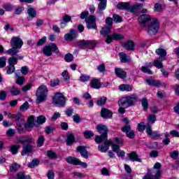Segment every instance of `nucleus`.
<instances>
[{
  "label": "nucleus",
  "instance_id": "nucleus-51",
  "mask_svg": "<svg viewBox=\"0 0 179 179\" xmlns=\"http://www.w3.org/2000/svg\"><path fill=\"white\" fill-rule=\"evenodd\" d=\"M30 108V106L29 105V102L25 101L20 107V111H27V109Z\"/></svg>",
  "mask_w": 179,
  "mask_h": 179
},
{
  "label": "nucleus",
  "instance_id": "nucleus-40",
  "mask_svg": "<svg viewBox=\"0 0 179 179\" xmlns=\"http://www.w3.org/2000/svg\"><path fill=\"white\" fill-rule=\"evenodd\" d=\"M120 57V61L123 64H125L126 62H129V59L127 57V54L124 52H120L119 53Z\"/></svg>",
  "mask_w": 179,
  "mask_h": 179
},
{
  "label": "nucleus",
  "instance_id": "nucleus-46",
  "mask_svg": "<svg viewBox=\"0 0 179 179\" xmlns=\"http://www.w3.org/2000/svg\"><path fill=\"white\" fill-rule=\"evenodd\" d=\"M38 164H40V161H38L37 159H34L31 163L28 164V167H29L30 169H33V167H36Z\"/></svg>",
  "mask_w": 179,
  "mask_h": 179
},
{
  "label": "nucleus",
  "instance_id": "nucleus-58",
  "mask_svg": "<svg viewBox=\"0 0 179 179\" xmlns=\"http://www.w3.org/2000/svg\"><path fill=\"white\" fill-rule=\"evenodd\" d=\"M3 8L7 12H12L13 10V6L12 4H3Z\"/></svg>",
  "mask_w": 179,
  "mask_h": 179
},
{
  "label": "nucleus",
  "instance_id": "nucleus-22",
  "mask_svg": "<svg viewBox=\"0 0 179 179\" xmlns=\"http://www.w3.org/2000/svg\"><path fill=\"white\" fill-rule=\"evenodd\" d=\"M14 120H15V121H20V123L17 122V125L18 127H20V128H22V126L24 124V119L23 118V115H22V113H15L14 115Z\"/></svg>",
  "mask_w": 179,
  "mask_h": 179
},
{
  "label": "nucleus",
  "instance_id": "nucleus-15",
  "mask_svg": "<svg viewBox=\"0 0 179 179\" xmlns=\"http://www.w3.org/2000/svg\"><path fill=\"white\" fill-rule=\"evenodd\" d=\"M17 143H21L22 145H24V143H28V145H30V143L34 142V140H33L32 137L30 136H24V137H20L17 139Z\"/></svg>",
  "mask_w": 179,
  "mask_h": 179
},
{
  "label": "nucleus",
  "instance_id": "nucleus-64",
  "mask_svg": "<svg viewBox=\"0 0 179 179\" xmlns=\"http://www.w3.org/2000/svg\"><path fill=\"white\" fill-rule=\"evenodd\" d=\"M47 177L48 179H54L55 177V173L52 170H49L47 173Z\"/></svg>",
  "mask_w": 179,
  "mask_h": 179
},
{
  "label": "nucleus",
  "instance_id": "nucleus-16",
  "mask_svg": "<svg viewBox=\"0 0 179 179\" xmlns=\"http://www.w3.org/2000/svg\"><path fill=\"white\" fill-rule=\"evenodd\" d=\"M101 117H102V118H105L106 120H108L113 117V112L106 108H102L101 110Z\"/></svg>",
  "mask_w": 179,
  "mask_h": 179
},
{
  "label": "nucleus",
  "instance_id": "nucleus-43",
  "mask_svg": "<svg viewBox=\"0 0 179 179\" xmlns=\"http://www.w3.org/2000/svg\"><path fill=\"white\" fill-rule=\"evenodd\" d=\"M19 169H20V165H19L16 163H13V164H11V166L10 167V171L11 173H16V171H17V170H19Z\"/></svg>",
  "mask_w": 179,
  "mask_h": 179
},
{
  "label": "nucleus",
  "instance_id": "nucleus-11",
  "mask_svg": "<svg viewBox=\"0 0 179 179\" xmlns=\"http://www.w3.org/2000/svg\"><path fill=\"white\" fill-rule=\"evenodd\" d=\"M122 132L126 133L127 138L132 139L135 137V132L134 130H131V125L127 124L122 127Z\"/></svg>",
  "mask_w": 179,
  "mask_h": 179
},
{
  "label": "nucleus",
  "instance_id": "nucleus-28",
  "mask_svg": "<svg viewBox=\"0 0 179 179\" xmlns=\"http://www.w3.org/2000/svg\"><path fill=\"white\" fill-rule=\"evenodd\" d=\"M134 46L135 45L134 44V41H127L123 45L124 48H125V50H127L128 51H134V50H135Z\"/></svg>",
  "mask_w": 179,
  "mask_h": 179
},
{
  "label": "nucleus",
  "instance_id": "nucleus-37",
  "mask_svg": "<svg viewBox=\"0 0 179 179\" xmlns=\"http://www.w3.org/2000/svg\"><path fill=\"white\" fill-rule=\"evenodd\" d=\"M119 89L121 92H132V87L129 85L122 84L119 86Z\"/></svg>",
  "mask_w": 179,
  "mask_h": 179
},
{
  "label": "nucleus",
  "instance_id": "nucleus-38",
  "mask_svg": "<svg viewBox=\"0 0 179 179\" xmlns=\"http://www.w3.org/2000/svg\"><path fill=\"white\" fill-rule=\"evenodd\" d=\"M141 106L144 111H148V109L149 108V101H148V99L143 98L141 99Z\"/></svg>",
  "mask_w": 179,
  "mask_h": 179
},
{
  "label": "nucleus",
  "instance_id": "nucleus-35",
  "mask_svg": "<svg viewBox=\"0 0 179 179\" xmlns=\"http://www.w3.org/2000/svg\"><path fill=\"white\" fill-rule=\"evenodd\" d=\"M153 65L155 68H157V69H162V68H163V60L160 58H157L154 60Z\"/></svg>",
  "mask_w": 179,
  "mask_h": 179
},
{
  "label": "nucleus",
  "instance_id": "nucleus-23",
  "mask_svg": "<svg viewBox=\"0 0 179 179\" xmlns=\"http://www.w3.org/2000/svg\"><path fill=\"white\" fill-rule=\"evenodd\" d=\"M131 4L129 2H120L117 5V8L120 10H129Z\"/></svg>",
  "mask_w": 179,
  "mask_h": 179
},
{
  "label": "nucleus",
  "instance_id": "nucleus-33",
  "mask_svg": "<svg viewBox=\"0 0 179 179\" xmlns=\"http://www.w3.org/2000/svg\"><path fill=\"white\" fill-rule=\"evenodd\" d=\"M74 142L75 136L73 135V134H67V138L66 140V143L67 146H71V145H72V143H73Z\"/></svg>",
  "mask_w": 179,
  "mask_h": 179
},
{
  "label": "nucleus",
  "instance_id": "nucleus-24",
  "mask_svg": "<svg viewBox=\"0 0 179 179\" xmlns=\"http://www.w3.org/2000/svg\"><path fill=\"white\" fill-rule=\"evenodd\" d=\"M33 151V145L27 144L22 147V151L21 152L22 156H26L27 153H30Z\"/></svg>",
  "mask_w": 179,
  "mask_h": 179
},
{
  "label": "nucleus",
  "instance_id": "nucleus-36",
  "mask_svg": "<svg viewBox=\"0 0 179 179\" xmlns=\"http://www.w3.org/2000/svg\"><path fill=\"white\" fill-rule=\"evenodd\" d=\"M139 8H143V3H136L131 7H129V11L131 12V13H135L136 11L139 9Z\"/></svg>",
  "mask_w": 179,
  "mask_h": 179
},
{
  "label": "nucleus",
  "instance_id": "nucleus-52",
  "mask_svg": "<svg viewBox=\"0 0 179 179\" xmlns=\"http://www.w3.org/2000/svg\"><path fill=\"white\" fill-rule=\"evenodd\" d=\"M47 121V118L44 115H40L37 117L38 124H43Z\"/></svg>",
  "mask_w": 179,
  "mask_h": 179
},
{
  "label": "nucleus",
  "instance_id": "nucleus-1",
  "mask_svg": "<svg viewBox=\"0 0 179 179\" xmlns=\"http://www.w3.org/2000/svg\"><path fill=\"white\" fill-rule=\"evenodd\" d=\"M138 20L140 27L145 30L150 36H155L159 31V21L156 18L150 17V15L143 14L138 17Z\"/></svg>",
  "mask_w": 179,
  "mask_h": 179
},
{
  "label": "nucleus",
  "instance_id": "nucleus-25",
  "mask_svg": "<svg viewBox=\"0 0 179 179\" xmlns=\"http://www.w3.org/2000/svg\"><path fill=\"white\" fill-rule=\"evenodd\" d=\"M129 158L131 162H138V163H142V159L138 158L139 156L136 152H132L129 154Z\"/></svg>",
  "mask_w": 179,
  "mask_h": 179
},
{
  "label": "nucleus",
  "instance_id": "nucleus-44",
  "mask_svg": "<svg viewBox=\"0 0 179 179\" xmlns=\"http://www.w3.org/2000/svg\"><path fill=\"white\" fill-rule=\"evenodd\" d=\"M148 125H153L155 122H156V115H150L148 118Z\"/></svg>",
  "mask_w": 179,
  "mask_h": 179
},
{
  "label": "nucleus",
  "instance_id": "nucleus-13",
  "mask_svg": "<svg viewBox=\"0 0 179 179\" xmlns=\"http://www.w3.org/2000/svg\"><path fill=\"white\" fill-rule=\"evenodd\" d=\"M78 37V33L75 29H71L70 32L64 35L66 41H73Z\"/></svg>",
  "mask_w": 179,
  "mask_h": 179
},
{
  "label": "nucleus",
  "instance_id": "nucleus-61",
  "mask_svg": "<svg viewBox=\"0 0 179 179\" xmlns=\"http://www.w3.org/2000/svg\"><path fill=\"white\" fill-rule=\"evenodd\" d=\"M64 59L66 62H71V61H73V55H72V54L68 53L65 55Z\"/></svg>",
  "mask_w": 179,
  "mask_h": 179
},
{
  "label": "nucleus",
  "instance_id": "nucleus-56",
  "mask_svg": "<svg viewBox=\"0 0 179 179\" xmlns=\"http://www.w3.org/2000/svg\"><path fill=\"white\" fill-rule=\"evenodd\" d=\"M113 17V22H115V23H121V22H122V17L117 14H114Z\"/></svg>",
  "mask_w": 179,
  "mask_h": 179
},
{
  "label": "nucleus",
  "instance_id": "nucleus-14",
  "mask_svg": "<svg viewBox=\"0 0 179 179\" xmlns=\"http://www.w3.org/2000/svg\"><path fill=\"white\" fill-rule=\"evenodd\" d=\"M103 142V144L99 145L98 146V150L101 152L102 153H106L108 149H110V145H111V141H102Z\"/></svg>",
  "mask_w": 179,
  "mask_h": 179
},
{
  "label": "nucleus",
  "instance_id": "nucleus-50",
  "mask_svg": "<svg viewBox=\"0 0 179 179\" xmlns=\"http://www.w3.org/2000/svg\"><path fill=\"white\" fill-rule=\"evenodd\" d=\"M141 70L142 71V72H143V73H148V75H153V71L149 69V68L147 66H141Z\"/></svg>",
  "mask_w": 179,
  "mask_h": 179
},
{
  "label": "nucleus",
  "instance_id": "nucleus-3",
  "mask_svg": "<svg viewBox=\"0 0 179 179\" xmlns=\"http://www.w3.org/2000/svg\"><path fill=\"white\" fill-rule=\"evenodd\" d=\"M137 101L138 96L136 94H132L127 97L122 98L119 101L118 104L119 106H124L125 107H131V106H134V104Z\"/></svg>",
  "mask_w": 179,
  "mask_h": 179
},
{
  "label": "nucleus",
  "instance_id": "nucleus-47",
  "mask_svg": "<svg viewBox=\"0 0 179 179\" xmlns=\"http://www.w3.org/2000/svg\"><path fill=\"white\" fill-rule=\"evenodd\" d=\"M44 141H45L44 136H40L37 141V146H38V148H41V146L44 145Z\"/></svg>",
  "mask_w": 179,
  "mask_h": 179
},
{
  "label": "nucleus",
  "instance_id": "nucleus-20",
  "mask_svg": "<svg viewBox=\"0 0 179 179\" xmlns=\"http://www.w3.org/2000/svg\"><path fill=\"white\" fill-rule=\"evenodd\" d=\"M115 74L117 78H120V79H125L127 78V72L121 68H115Z\"/></svg>",
  "mask_w": 179,
  "mask_h": 179
},
{
  "label": "nucleus",
  "instance_id": "nucleus-27",
  "mask_svg": "<svg viewBox=\"0 0 179 179\" xmlns=\"http://www.w3.org/2000/svg\"><path fill=\"white\" fill-rule=\"evenodd\" d=\"M20 71H17L15 73V78H17V80H15V83L17 85H19L20 86H22L23 83H24V77L20 76V74H19Z\"/></svg>",
  "mask_w": 179,
  "mask_h": 179
},
{
  "label": "nucleus",
  "instance_id": "nucleus-32",
  "mask_svg": "<svg viewBox=\"0 0 179 179\" xmlns=\"http://www.w3.org/2000/svg\"><path fill=\"white\" fill-rule=\"evenodd\" d=\"M27 13L29 15L28 20H31V19H34L37 16V12L33 8H28Z\"/></svg>",
  "mask_w": 179,
  "mask_h": 179
},
{
  "label": "nucleus",
  "instance_id": "nucleus-17",
  "mask_svg": "<svg viewBox=\"0 0 179 179\" xmlns=\"http://www.w3.org/2000/svg\"><path fill=\"white\" fill-rule=\"evenodd\" d=\"M23 58H24V56L23 55L12 56L8 58V65H13L15 66V65L17 64V60H22Z\"/></svg>",
  "mask_w": 179,
  "mask_h": 179
},
{
  "label": "nucleus",
  "instance_id": "nucleus-6",
  "mask_svg": "<svg viewBox=\"0 0 179 179\" xmlns=\"http://www.w3.org/2000/svg\"><path fill=\"white\" fill-rule=\"evenodd\" d=\"M53 103L57 107H64L66 99L61 92H57L53 97Z\"/></svg>",
  "mask_w": 179,
  "mask_h": 179
},
{
  "label": "nucleus",
  "instance_id": "nucleus-8",
  "mask_svg": "<svg viewBox=\"0 0 179 179\" xmlns=\"http://www.w3.org/2000/svg\"><path fill=\"white\" fill-rule=\"evenodd\" d=\"M87 29H93L97 30V24H96V17L94 15H90L85 19Z\"/></svg>",
  "mask_w": 179,
  "mask_h": 179
},
{
  "label": "nucleus",
  "instance_id": "nucleus-45",
  "mask_svg": "<svg viewBox=\"0 0 179 179\" xmlns=\"http://www.w3.org/2000/svg\"><path fill=\"white\" fill-rule=\"evenodd\" d=\"M15 66L12 64H8V66L6 67V72L8 75H12L15 72Z\"/></svg>",
  "mask_w": 179,
  "mask_h": 179
},
{
  "label": "nucleus",
  "instance_id": "nucleus-34",
  "mask_svg": "<svg viewBox=\"0 0 179 179\" xmlns=\"http://www.w3.org/2000/svg\"><path fill=\"white\" fill-rule=\"evenodd\" d=\"M91 87L93 89H100L101 87V83L98 79H94L91 81Z\"/></svg>",
  "mask_w": 179,
  "mask_h": 179
},
{
  "label": "nucleus",
  "instance_id": "nucleus-41",
  "mask_svg": "<svg viewBox=\"0 0 179 179\" xmlns=\"http://www.w3.org/2000/svg\"><path fill=\"white\" fill-rule=\"evenodd\" d=\"M83 135L85 139H90V138H93V136H94V133H93L92 130H89L84 131Z\"/></svg>",
  "mask_w": 179,
  "mask_h": 179
},
{
  "label": "nucleus",
  "instance_id": "nucleus-59",
  "mask_svg": "<svg viewBox=\"0 0 179 179\" xmlns=\"http://www.w3.org/2000/svg\"><path fill=\"white\" fill-rule=\"evenodd\" d=\"M96 69L97 71H99V72L101 73L106 72V64H104V63L99 64L97 66Z\"/></svg>",
  "mask_w": 179,
  "mask_h": 179
},
{
  "label": "nucleus",
  "instance_id": "nucleus-31",
  "mask_svg": "<svg viewBox=\"0 0 179 179\" xmlns=\"http://www.w3.org/2000/svg\"><path fill=\"white\" fill-rule=\"evenodd\" d=\"M19 50H20V48L12 47V48L6 51V54H8V55H11L12 57H16V55H17V53L19 52Z\"/></svg>",
  "mask_w": 179,
  "mask_h": 179
},
{
  "label": "nucleus",
  "instance_id": "nucleus-26",
  "mask_svg": "<svg viewBox=\"0 0 179 179\" xmlns=\"http://www.w3.org/2000/svg\"><path fill=\"white\" fill-rule=\"evenodd\" d=\"M101 35L103 37H108L109 34L111 33V27H103L100 31Z\"/></svg>",
  "mask_w": 179,
  "mask_h": 179
},
{
  "label": "nucleus",
  "instance_id": "nucleus-19",
  "mask_svg": "<svg viewBox=\"0 0 179 179\" xmlns=\"http://www.w3.org/2000/svg\"><path fill=\"white\" fill-rule=\"evenodd\" d=\"M157 55L159 56V59L162 61H166V57L167 56V51L163 48H158L155 51Z\"/></svg>",
  "mask_w": 179,
  "mask_h": 179
},
{
  "label": "nucleus",
  "instance_id": "nucleus-62",
  "mask_svg": "<svg viewBox=\"0 0 179 179\" xmlns=\"http://www.w3.org/2000/svg\"><path fill=\"white\" fill-rule=\"evenodd\" d=\"M45 134H50L54 132V127L52 126H48L45 128Z\"/></svg>",
  "mask_w": 179,
  "mask_h": 179
},
{
  "label": "nucleus",
  "instance_id": "nucleus-53",
  "mask_svg": "<svg viewBox=\"0 0 179 179\" xmlns=\"http://www.w3.org/2000/svg\"><path fill=\"white\" fill-rule=\"evenodd\" d=\"M107 8V1H101L98 6L99 10H104Z\"/></svg>",
  "mask_w": 179,
  "mask_h": 179
},
{
  "label": "nucleus",
  "instance_id": "nucleus-42",
  "mask_svg": "<svg viewBox=\"0 0 179 179\" xmlns=\"http://www.w3.org/2000/svg\"><path fill=\"white\" fill-rule=\"evenodd\" d=\"M19 149H20V145H14L10 146V152L13 153V155H17Z\"/></svg>",
  "mask_w": 179,
  "mask_h": 179
},
{
  "label": "nucleus",
  "instance_id": "nucleus-29",
  "mask_svg": "<svg viewBox=\"0 0 179 179\" xmlns=\"http://www.w3.org/2000/svg\"><path fill=\"white\" fill-rule=\"evenodd\" d=\"M10 93L11 96H19L22 92L15 85H12V87L10 88Z\"/></svg>",
  "mask_w": 179,
  "mask_h": 179
},
{
  "label": "nucleus",
  "instance_id": "nucleus-39",
  "mask_svg": "<svg viewBox=\"0 0 179 179\" xmlns=\"http://www.w3.org/2000/svg\"><path fill=\"white\" fill-rule=\"evenodd\" d=\"M106 103H107V97L106 96L100 97L96 101L97 106H105Z\"/></svg>",
  "mask_w": 179,
  "mask_h": 179
},
{
  "label": "nucleus",
  "instance_id": "nucleus-30",
  "mask_svg": "<svg viewBox=\"0 0 179 179\" xmlns=\"http://www.w3.org/2000/svg\"><path fill=\"white\" fill-rule=\"evenodd\" d=\"M66 162L69 164H73L74 166H78L79 163V159L73 157H68L66 158Z\"/></svg>",
  "mask_w": 179,
  "mask_h": 179
},
{
  "label": "nucleus",
  "instance_id": "nucleus-18",
  "mask_svg": "<svg viewBox=\"0 0 179 179\" xmlns=\"http://www.w3.org/2000/svg\"><path fill=\"white\" fill-rule=\"evenodd\" d=\"M112 150L113 152L117 153L118 157H124V156H125V152H124V150L120 151V145L117 144H112Z\"/></svg>",
  "mask_w": 179,
  "mask_h": 179
},
{
  "label": "nucleus",
  "instance_id": "nucleus-63",
  "mask_svg": "<svg viewBox=\"0 0 179 179\" xmlns=\"http://www.w3.org/2000/svg\"><path fill=\"white\" fill-rule=\"evenodd\" d=\"M101 173L102 176H106L108 177H109V176H110V171H108V169H107V168H103L102 169H101Z\"/></svg>",
  "mask_w": 179,
  "mask_h": 179
},
{
  "label": "nucleus",
  "instance_id": "nucleus-12",
  "mask_svg": "<svg viewBox=\"0 0 179 179\" xmlns=\"http://www.w3.org/2000/svg\"><path fill=\"white\" fill-rule=\"evenodd\" d=\"M145 131H146L147 135H149L150 138H160V136H162V135H160L159 131H152V126L149 124L146 126Z\"/></svg>",
  "mask_w": 179,
  "mask_h": 179
},
{
  "label": "nucleus",
  "instance_id": "nucleus-5",
  "mask_svg": "<svg viewBox=\"0 0 179 179\" xmlns=\"http://www.w3.org/2000/svg\"><path fill=\"white\" fill-rule=\"evenodd\" d=\"M43 54L46 57H51L52 52L55 54H59V50L55 43H50L43 48Z\"/></svg>",
  "mask_w": 179,
  "mask_h": 179
},
{
  "label": "nucleus",
  "instance_id": "nucleus-48",
  "mask_svg": "<svg viewBox=\"0 0 179 179\" xmlns=\"http://www.w3.org/2000/svg\"><path fill=\"white\" fill-rule=\"evenodd\" d=\"M19 71V75H20V72L22 73V75L26 76L27 75V73H29V68L27 67V66H24L22 67H21L20 70H18Z\"/></svg>",
  "mask_w": 179,
  "mask_h": 179
},
{
  "label": "nucleus",
  "instance_id": "nucleus-54",
  "mask_svg": "<svg viewBox=\"0 0 179 179\" xmlns=\"http://www.w3.org/2000/svg\"><path fill=\"white\" fill-rule=\"evenodd\" d=\"M71 16H69V15H66L64 16H63V21L61 22V24L62 26V24H64V26H66V24L65 23H68L69 22H71Z\"/></svg>",
  "mask_w": 179,
  "mask_h": 179
},
{
  "label": "nucleus",
  "instance_id": "nucleus-57",
  "mask_svg": "<svg viewBox=\"0 0 179 179\" xmlns=\"http://www.w3.org/2000/svg\"><path fill=\"white\" fill-rule=\"evenodd\" d=\"M80 82H89V80H90V76L85 74H82L80 78Z\"/></svg>",
  "mask_w": 179,
  "mask_h": 179
},
{
  "label": "nucleus",
  "instance_id": "nucleus-4",
  "mask_svg": "<svg viewBox=\"0 0 179 179\" xmlns=\"http://www.w3.org/2000/svg\"><path fill=\"white\" fill-rule=\"evenodd\" d=\"M47 93H48V90H47V86L41 85L38 87L36 90V103L40 104V103H43L47 99Z\"/></svg>",
  "mask_w": 179,
  "mask_h": 179
},
{
  "label": "nucleus",
  "instance_id": "nucleus-21",
  "mask_svg": "<svg viewBox=\"0 0 179 179\" xmlns=\"http://www.w3.org/2000/svg\"><path fill=\"white\" fill-rule=\"evenodd\" d=\"M77 152L80 153L82 157H84V159H87V157H89V152L85 146L77 147Z\"/></svg>",
  "mask_w": 179,
  "mask_h": 179
},
{
  "label": "nucleus",
  "instance_id": "nucleus-9",
  "mask_svg": "<svg viewBox=\"0 0 179 179\" xmlns=\"http://www.w3.org/2000/svg\"><path fill=\"white\" fill-rule=\"evenodd\" d=\"M123 38L124 36H122V34L113 32L111 35L107 36L106 39L105 40V43H106V44H111L113 40L117 41L123 40Z\"/></svg>",
  "mask_w": 179,
  "mask_h": 179
},
{
  "label": "nucleus",
  "instance_id": "nucleus-60",
  "mask_svg": "<svg viewBox=\"0 0 179 179\" xmlns=\"http://www.w3.org/2000/svg\"><path fill=\"white\" fill-rule=\"evenodd\" d=\"M59 85V80L58 78L50 80L51 87H55V86H58Z\"/></svg>",
  "mask_w": 179,
  "mask_h": 179
},
{
  "label": "nucleus",
  "instance_id": "nucleus-49",
  "mask_svg": "<svg viewBox=\"0 0 179 179\" xmlns=\"http://www.w3.org/2000/svg\"><path fill=\"white\" fill-rule=\"evenodd\" d=\"M47 41V37L46 36H43L42 38L39 39L37 43H36V45L38 47H40L41 45H44V44H45Z\"/></svg>",
  "mask_w": 179,
  "mask_h": 179
},
{
  "label": "nucleus",
  "instance_id": "nucleus-7",
  "mask_svg": "<svg viewBox=\"0 0 179 179\" xmlns=\"http://www.w3.org/2000/svg\"><path fill=\"white\" fill-rule=\"evenodd\" d=\"M78 47L80 48H89L90 50H94L97 45L96 41H85L83 40L78 43Z\"/></svg>",
  "mask_w": 179,
  "mask_h": 179
},
{
  "label": "nucleus",
  "instance_id": "nucleus-10",
  "mask_svg": "<svg viewBox=\"0 0 179 179\" xmlns=\"http://www.w3.org/2000/svg\"><path fill=\"white\" fill-rule=\"evenodd\" d=\"M10 44L11 47L20 49L23 46V41L20 37L13 36L10 40Z\"/></svg>",
  "mask_w": 179,
  "mask_h": 179
},
{
  "label": "nucleus",
  "instance_id": "nucleus-55",
  "mask_svg": "<svg viewBox=\"0 0 179 179\" xmlns=\"http://www.w3.org/2000/svg\"><path fill=\"white\" fill-rule=\"evenodd\" d=\"M169 155L171 159H173L174 160H177L179 156V152L177 150H174L172 152H170Z\"/></svg>",
  "mask_w": 179,
  "mask_h": 179
},
{
  "label": "nucleus",
  "instance_id": "nucleus-2",
  "mask_svg": "<svg viewBox=\"0 0 179 179\" xmlns=\"http://www.w3.org/2000/svg\"><path fill=\"white\" fill-rule=\"evenodd\" d=\"M96 131L101 135L95 136L96 143L100 144L101 142H106L108 138V128L107 126L99 124L96 126Z\"/></svg>",
  "mask_w": 179,
  "mask_h": 179
}]
</instances>
